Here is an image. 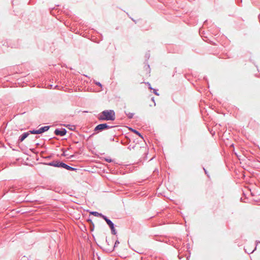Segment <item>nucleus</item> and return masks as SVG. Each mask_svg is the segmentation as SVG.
<instances>
[{"instance_id": "obj_1", "label": "nucleus", "mask_w": 260, "mask_h": 260, "mask_svg": "<svg viewBox=\"0 0 260 260\" xmlns=\"http://www.w3.org/2000/svg\"><path fill=\"white\" fill-rule=\"evenodd\" d=\"M115 119V114L113 110H105L103 111L99 117V119L102 120H114Z\"/></svg>"}, {"instance_id": "obj_2", "label": "nucleus", "mask_w": 260, "mask_h": 260, "mask_svg": "<svg viewBox=\"0 0 260 260\" xmlns=\"http://www.w3.org/2000/svg\"><path fill=\"white\" fill-rule=\"evenodd\" d=\"M48 129H49V126H44V127L40 128L38 130L30 131H29V132L32 134H41L44 132L47 131Z\"/></svg>"}, {"instance_id": "obj_3", "label": "nucleus", "mask_w": 260, "mask_h": 260, "mask_svg": "<svg viewBox=\"0 0 260 260\" xmlns=\"http://www.w3.org/2000/svg\"><path fill=\"white\" fill-rule=\"evenodd\" d=\"M110 127V126L108 125L106 123H103V124H99L98 125H97L95 128V131H98V130L102 131V130H104L105 129L109 128Z\"/></svg>"}, {"instance_id": "obj_4", "label": "nucleus", "mask_w": 260, "mask_h": 260, "mask_svg": "<svg viewBox=\"0 0 260 260\" xmlns=\"http://www.w3.org/2000/svg\"><path fill=\"white\" fill-rule=\"evenodd\" d=\"M104 219H105V220L106 221L107 224L109 225V226L110 227L111 230H112V232L113 234H116V231H115V230L114 229V224L113 223L108 219L106 218L105 216H102Z\"/></svg>"}, {"instance_id": "obj_5", "label": "nucleus", "mask_w": 260, "mask_h": 260, "mask_svg": "<svg viewBox=\"0 0 260 260\" xmlns=\"http://www.w3.org/2000/svg\"><path fill=\"white\" fill-rule=\"evenodd\" d=\"M67 131L65 129L61 130L55 129L54 133L56 135L63 136L66 134Z\"/></svg>"}, {"instance_id": "obj_6", "label": "nucleus", "mask_w": 260, "mask_h": 260, "mask_svg": "<svg viewBox=\"0 0 260 260\" xmlns=\"http://www.w3.org/2000/svg\"><path fill=\"white\" fill-rule=\"evenodd\" d=\"M59 166H60V167H62L63 168H65V169H67L68 170H74V168H72V167H71L68 166L67 165H66V164H64V163H62V162L60 163V165H59Z\"/></svg>"}, {"instance_id": "obj_7", "label": "nucleus", "mask_w": 260, "mask_h": 260, "mask_svg": "<svg viewBox=\"0 0 260 260\" xmlns=\"http://www.w3.org/2000/svg\"><path fill=\"white\" fill-rule=\"evenodd\" d=\"M29 134L27 133H24L20 138V141L22 142L26 138L28 137Z\"/></svg>"}, {"instance_id": "obj_8", "label": "nucleus", "mask_w": 260, "mask_h": 260, "mask_svg": "<svg viewBox=\"0 0 260 260\" xmlns=\"http://www.w3.org/2000/svg\"><path fill=\"white\" fill-rule=\"evenodd\" d=\"M125 113L127 115V116H128V117L129 118H132L133 117L134 114V113H131L129 111V110H127L126 111H125Z\"/></svg>"}, {"instance_id": "obj_9", "label": "nucleus", "mask_w": 260, "mask_h": 260, "mask_svg": "<svg viewBox=\"0 0 260 260\" xmlns=\"http://www.w3.org/2000/svg\"><path fill=\"white\" fill-rule=\"evenodd\" d=\"M92 215L95 216H102L101 214L99 212H90Z\"/></svg>"}, {"instance_id": "obj_10", "label": "nucleus", "mask_w": 260, "mask_h": 260, "mask_svg": "<svg viewBox=\"0 0 260 260\" xmlns=\"http://www.w3.org/2000/svg\"><path fill=\"white\" fill-rule=\"evenodd\" d=\"M132 131L134 133H135V134H137L138 135H139L140 137H142L141 135L138 131H137L136 130L132 129Z\"/></svg>"}, {"instance_id": "obj_11", "label": "nucleus", "mask_w": 260, "mask_h": 260, "mask_svg": "<svg viewBox=\"0 0 260 260\" xmlns=\"http://www.w3.org/2000/svg\"><path fill=\"white\" fill-rule=\"evenodd\" d=\"M106 160L108 162H111L112 161V159H109V158H106Z\"/></svg>"}, {"instance_id": "obj_12", "label": "nucleus", "mask_w": 260, "mask_h": 260, "mask_svg": "<svg viewBox=\"0 0 260 260\" xmlns=\"http://www.w3.org/2000/svg\"><path fill=\"white\" fill-rule=\"evenodd\" d=\"M118 244H119V241H116L115 242V246H116V245Z\"/></svg>"}, {"instance_id": "obj_13", "label": "nucleus", "mask_w": 260, "mask_h": 260, "mask_svg": "<svg viewBox=\"0 0 260 260\" xmlns=\"http://www.w3.org/2000/svg\"><path fill=\"white\" fill-rule=\"evenodd\" d=\"M96 84L100 86H102V85H101V84L100 83H96Z\"/></svg>"}, {"instance_id": "obj_14", "label": "nucleus", "mask_w": 260, "mask_h": 260, "mask_svg": "<svg viewBox=\"0 0 260 260\" xmlns=\"http://www.w3.org/2000/svg\"><path fill=\"white\" fill-rule=\"evenodd\" d=\"M147 69H148V71L149 72V66H146Z\"/></svg>"}, {"instance_id": "obj_15", "label": "nucleus", "mask_w": 260, "mask_h": 260, "mask_svg": "<svg viewBox=\"0 0 260 260\" xmlns=\"http://www.w3.org/2000/svg\"><path fill=\"white\" fill-rule=\"evenodd\" d=\"M88 221H90V222H91V220H90V219H88Z\"/></svg>"}, {"instance_id": "obj_16", "label": "nucleus", "mask_w": 260, "mask_h": 260, "mask_svg": "<svg viewBox=\"0 0 260 260\" xmlns=\"http://www.w3.org/2000/svg\"><path fill=\"white\" fill-rule=\"evenodd\" d=\"M154 93L157 95V93H156V91H155Z\"/></svg>"}]
</instances>
